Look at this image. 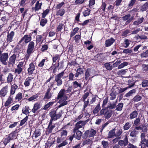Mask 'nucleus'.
Instances as JSON below:
<instances>
[{
    "label": "nucleus",
    "instance_id": "nucleus-10",
    "mask_svg": "<svg viewBox=\"0 0 148 148\" xmlns=\"http://www.w3.org/2000/svg\"><path fill=\"white\" fill-rule=\"evenodd\" d=\"M73 136L76 139L79 140L80 139L82 133L78 130L74 129L73 130Z\"/></svg>",
    "mask_w": 148,
    "mask_h": 148
},
{
    "label": "nucleus",
    "instance_id": "nucleus-37",
    "mask_svg": "<svg viewBox=\"0 0 148 148\" xmlns=\"http://www.w3.org/2000/svg\"><path fill=\"white\" fill-rule=\"evenodd\" d=\"M13 75L11 73H9L7 78V82L11 84V83L13 81Z\"/></svg>",
    "mask_w": 148,
    "mask_h": 148
},
{
    "label": "nucleus",
    "instance_id": "nucleus-49",
    "mask_svg": "<svg viewBox=\"0 0 148 148\" xmlns=\"http://www.w3.org/2000/svg\"><path fill=\"white\" fill-rule=\"evenodd\" d=\"M142 97L139 95H137L133 99V101L135 102H138L139 101L142 99Z\"/></svg>",
    "mask_w": 148,
    "mask_h": 148
},
{
    "label": "nucleus",
    "instance_id": "nucleus-17",
    "mask_svg": "<svg viewBox=\"0 0 148 148\" xmlns=\"http://www.w3.org/2000/svg\"><path fill=\"white\" fill-rule=\"evenodd\" d=\"M96 131L95 130L93 129H91L90 130L86 131L84 134L85 135L86 137H87L88 135V137H91L93 136L96 134Z\"/></svg>",
    "mask_w": 148,
    "mask_h": 148
},
{
    "label": "nucleus",
    "instance_id": "nucleus-24",
    "mask_svg": "<svg viewBox=\"0 0 148 148\" xmlns=\"http://www.w3.org/2000/svg\"><path fill=\"white\" fill-rule=\"evenodd\" d=\"M16 57V55L15 54H13L10 57L9 63V64L13 65L15 64V61Z\"/></svg>",
    "mask_w": 148,
    "mask_h": 148
},
{
    "label": "nucleus",
    "instance_id": "nucleus-13",
    "mask_svg": "<svg viewBox=\"0 0 148 148\" xmlns=\"http://www.w3.org/2000/svg\"><path fill=\"white\" fill-rule=\"evenodd\" d=\"M86 123V121H80L76 123L74 129L79 130L80 128L84 127V126Z\"/></svg>",
    "mask_w": 148,
    "mask_h": 148
},
{
    "label": "nucleus",
    "instance_id": "nucleus-27",
    "mask_svg": "<svg viewBox=\"0 0 148 148\" xmlns=\"http://www.w3.org/2000/svg\"><path fill=\"white\" fill-rule=\"evenodd\" d=\"M115 129H114L109 132L108 134V138H112L114 136H115Z\"/></svg>",
    "mask_w": 148,
    "mask_h": 148
},
{
    "label": "nucleus",
    "instance_id": "nucleus-31",
    "mask_svg": "<svg viewBox=\"0 0 148 148\" xmlns=\"http://www.w3.org/2000/svg\"><path fill=\"white\" fill-rule=\"evenodd\" d=\"M32 79L31 77H29L26 79L24 83V85L25 87L28 86H29Z\"/></svg>",
    "mask_w": 148,
    "mask_h": 148
},
{
    "label": "nucleus",
    "instance_id": "nucleus-53",
    "mask_svg": "<svg viewBox=\"0 0 148 148\" xmlns=\"http://www.w3.org/2000/svg\"><path fill=\"white\" fill-rule=\"evenodd\" d=\"M78 30L79 28L78 27L75 28L73 31L71 33L70 37H72L73 36L77 33Z\"/></svg>",
    "mask_w": 148,
    "mask_h": 148
},
{
    "label": "nucleus",
    "instance_id": "nucleus-52",
    "mask_svg": "<svg viewBox=\"0 0 148 148\" xmlns=\"http://www.w3.org/2000/svg\"><path fill=\"white\" fill-rule=\"evenodd\" d=\"M38 97V96L37 95H35L29 98L28 99V100L29 101H32L37 99Z\"/></svg>",
    "mask_w": 148,
    "mask_h": 148
},
{
    "label": "nucleus",
    "instance_id": "nucleus-8",
    "mask_svg": "<svg viewBox=\"0 0 148 148\" xmlns=\"http://www.w3.org/2000/svg\"><path fill=\"white\" fill-rule=\"evenodd\" d=\"M94 71L90 69H87L85 73V79L87 80L92 78L94 75Z\"/></svg>",
    "mask_w": 148,
    "mask_h": 148
},
{
    "label": "nucleus",
    "instance_id": "nucleus-56",
    "mask_svg": "<svg viewBox=\"0 0 148 148\" xmlns=\"http://www.w3.org/2000/svg\"><path fill=\"white\" fill-rule=\"evenodd\" d=\"M86 0H75V4L76 5L81 4L84 3Z\"/></svg>",
    "mask_w": 148,
    "mask_h": 148
},
{
    "label": "nucleus",
    "instance_id": "nucleus-41",
    "mask_svg": "<svg viewBox=\"0 0 148 148\" xmlns=\"http://www.w3.org/2000/svg\"><path fill=\"white\" fill-rule=\"evenodd\" d=\"M132 124L130 122H127L123 126V129L124 130H128L131 127Z\"/></svg>",
    "mask_w": 148,
    "mask_h": 148
},
{
    "label": "nucleus",
    "instance_id": "nucleus-58",
    "mask_svg": "<svg viewBox=\"0 0 148 148\" xmlns=\"http://www.w3.org/2000/svg\"><path fill=\"white\" fill-rule=\"evenodd\" d=\"M138 133V131L134 130L131 132L130 136L132 137L136 136Z\"/></svg>",
    "mask_w": 148,
    "mask_h": 148
},
{
    "label": "nucleus",
    "instance_id": "nucleus-51",
    "mask_svg": "<svg viewBox=\"0 0 148 148\" xmlns=\"http://www.w3.org/2000/svg\"><path fill=\"white\" fill-rule=\"evenodd\" d=\"M29 107L27 106H26L25 107V110H22L23 113L26 115L28 114L29 113Z\"/></svg>",
    "mask_w": 148,
    "mask_h": 148
},
{
    "label": "nucleus",
    "instance_id": "nucleus-40",
    "mask_svg": "<svg viewBox=\"0 0 148 148\" xmlns=\"http://www.w3.org/2000/svg\"><path fill=\"white\" fill-rule=\"evenodd\" d=\"M53 104V102H50L48 103H47L44 106V107L42 108V109L44 110H47L51 106H52V105Z\"/></svg>",
    "mask_w": 148,
    "mask_h": 148
},
{
    "label": "nucleus",
    "instance_id": "nucleus-33",
    "mask_svg": "<svg viewBox=\"0 0 148 148\" xmlns=\"http://www.w3.org/2000/svg\"><path fill=\"white\" fill-rule=\"evenodd\" d=\"M73 87L76 88L77 87L81 88L82 87L81 83L80 82H78L76 81H75L73 82Z\"/></svg>",
    "mask_w": 148,
    "mask_h": 148
},
{
    "label": "nucleus",
    "instance_id": "nucleus-26",
    "mask_svg": "<svg viewBox=\"0 0 148 148\" xmlns=\"http://www.w3.org/2000/svg\"><path fill=\"white\" fill-rule=\"evenodd\" d=\"M14 34V32L13 31H12L10 33L8 34L7 39L8 42H10L12 41Z\"/></svg>",
    "mask_w": 148,
    "mask_h": 148
},
{
    "label": "nucleus",
    "instance_id": "nucleus-5",
    "mask_svg": "<svg viewBox=\"0 0 148 148\" xmlns=\"http://www.w3.org/2000/svg\"><path fill=\"white\" fill-rule=\"evenodd\" d=\"M24 62H20L18 63L17 65V68L14 71L15 73L17 74H19L24 69Z\"/></svg>",
    "mask_w": 148,
    "mask_h": 148
},
{
    "label": "nucleus",
    "instance_id": "nucleus-11",
    "mask_svg": "<svg viewBox=\"0 0 148 148\" xmlns=\"http://www.w3.org/2000/svg\"><path fill=\"white\" fill-rule=\"evenodd\" d=\"M67 95L65 92V90L64 89H61L58 93L57 99H59V98H64L65 99H67Z\"/></svg>",
    "mask_w": 148,
    "mask_h": 148
},
{
    "label": "nucleus",
    "instance_id": "nucleus-25",
    "mask_svg": "<svg viewBox=\"0 0 148 148\" xmlns=\"http://www.w3.org/2000/svg\"><path fill=\"white\" fill-rule=\"evenodd\" d=\"M128 143V141L127 140V136H126L124 140H120L118 142V143L119 145L121 146H125L127 145Z\"/></svg>",
    "mask_w": 148,
    "mask_h": 148
},
{
    "label": "nucleus",
    "instance_id": "nucleus-64",
    "mask_svg": "<svg viewBox=\"0 0 148 148\" xmlns=\"http://www.w3.org/2000/svg\"><path fill=\"white\" fill-rule=\"evenodd\" d=\"M101 144L104 148H106L109 145L108 142L104 140L102 141Z\"/></svg>",
    "mask_w": 148,
    "mask_h": 148
},
{
    "label": "nucleus",
    "instance_id": "nucleus-3",
    "mask_svg": "<svg viewBox=\"0 0 148 148\" xmlns=\"http://www.w3.org/2000/svg\"><path fill=\"white\" fill-rule=\"evenodd\" d=\"M64 74V71L57 74L55 77L54 82L56 83L58 86H60L62 84V81L61 79Z\"/></svg>",
    "mask_w": 148,
    "mask_h": 148
},
{
    "label": "nucleus",
    "instance_id": "nucleus-12",
    "mask_svg": "<svg viewBox=\"0 0 148 148\" xmlns=\"http://www.w3.org/2000/svg\"><path fill=\"white\" fill-rule=\"evenodd\" d=\"M42 5V3L41 1H37L34 7L32 8L33 11H34L35 12H38L41 8V6Z\"/></svg>",
    "mask_w": 148,
    "mask_h": 148
},
{
    "label": "nucleus",
    "instance_id": "nucleus-45",
    "mask_svg": "<svg viewBox=\"0 0 148 148\" xmlns=\"http://www.w3.org/2000/svg\"><path fill=\"white\" fill-rule=\"evenodd\" d=\"M112 62L106 63L104 64L105 66L106 69L108 70H111L112 69V65L110 63H111Z\"/></svg>",
    "mask_w": 148,
    "mask_h": 148
},
{
    "label": "nucleus",
    "instance_id": "nucleus-6",
    "mask_svg": "<svg viewBox=\"0 0 148 148\" xmlns=\"http://www.w3.org/2000/svg\"><path fill=\"white\" fill-rule=\"evenodd\" d=\"M31 40L32 37L30 35H25L22 38L18 43L21 44L22 43V44H27L31 42L30 41Z\"/></svg>",
    "mask_w": 148,
    "mask_h": 148
},
{
    "label": "nucleus",
    "instance_id": "nucleus-15",
    "mask_svg": "<svg viewBox=\"0 0 148 148\" xmlns=\"http://www.w3.org/2000/svg\"><path fill=\"white\" fill-rule=\"evenodd\" d=\"M41 107V104L40 102H37L35 103L32 110V112L34 113H35Z\"/></svg>",
    "mask_w": 148,
    "mask_h": 148
},
{
    "label": "nucleus",
    "instance_id": "nucleus-60",
    "mask_svg": "<svg viewBox=\"0 0 148 148\" xmlns=\"http://www.w3.org/2000/svg\"><path fill=\"white\" fill-rule=\"evenodd\" d=\"M131 42V41H130L128 39H125L124 41L125 44V47L126 48L128 47Z\"/></svg>",
    "mask_w": 148,
    "mask_h": 148
},
{
    "label": "nucleus",
    "instance_id": "nucleus-63",
    "mask_svg": "<svg viewBox=\"0 0 148 148\" xmlns=\"http://www.w3.org/2000/svg\"><path fill=\"white\" fill-rule=\"evenodd\" d=\"M46 60L45 59H42L38 65V66L40 67H43Z\"/></svg>",
    "mask_w": 148,
    "mask_h": 148
},
{
    "label": "nucleus",
    "instance_id": "nucleus-32",
    "mask_svg": "<svg viewBox=\"0 0 148 148\" xmlns=\"http://www.w3.org/2000/svg\"><path fill=\"white\" fill-rule=\"evenodd\" d=\"M123 131L121 129L119 128L117 130L116 132H115V137H118L119 138H120L121 137L120 136L121 135Z\"/></svg>",
    "mask_w": 148,
    "mask_h": 148
},
{
    "label": "nucleus",
    "instance_id": "nucleus-46",
    "mask_svg": "<svg viewBox=\"0 0 148 148\" xmlns=\"http://www.w3.org/2000/svg\"><path fill=\"white\" fill-rule=\"evenodd\" d=\"M146 136L145 134L144 133H142L140 135V138L141 139V141L140 143L144 144V142L146 140V139L145 137Z\"/></svg>",
    "mask_w": 148,
    "mask_h": 148
},
{
    "label": "nucleus",
    "instance_id": "nucleus-50",
    "mask_svg": "<svg viewBox=\"0 0 148 148\" xmlns=\"http://www.w3.org/2000/svg\"><path fill=\"white\" fill-rule=\"evenodd\" d=\"M128 64V63L127 62H123L118 66V69H120L123 68L125 66H127Z\"/></svg>",
    "mask_w": 148,
    "mask_h": 148
},
{
    "label": "nucleus",
    "instance_id": "nucleus-22",
    "mask_svg": "<svg viewBox=\"0 0 148 148\" xmlns=\"http://www.w3.org/2000/svg\"><path fill=\"white\" fill-rule=\"evenodd\" d=\"M131 15L130 14H128L122 17L123 20L124 21H126L127 23H130L133 20V17L130 18Z\"/></svg>",
    "mask_w": 148,
    "mask_h": 148
},
{
    "label": "nucleus",
    "instance_id": "nucleus-28",
    "mask_svg": "<svg viewBox=\"0 0 148 148\" xmlns=\"http://www.w3.org/2000/svg\"><path fill=\"white\" fill-rule=\"evenodd\" d=\"M141 47L142 50H144L146 49L147 47L145 46H143L142 45L140 44L135 46L134 48V50L135 52L138 51V49Z\"/></svg>",
    "mask_w": 148,
    "mask_h": 148
},
{
    "label": "nucleus",
    "instance_id": "nucleus-9",
    "mask_svg": "<svg viewBox=\"0 0 148 148\" xmlns=\"http://www.w3.org/2000/svg\"><path fill=\"white\" fill-rule=\"evenodd\" d=\"M35 47V43L33 41H32L29 43L27 50V53L31 54L34 52Z\"/></svg>",
    "mask_w": 148,
    "mask_h": 148
},
{
    "label": "nucleus",
    "instance_id": "nucleus-34",
    "mask_svg": "<svg viewBox=\"0 0 148 148\" xmlns=\"http://www.w3.org/2000/svg\"><path fill=\"white\" fill-rule=\"evenodd\" d=\"M136 91V90L135 89H132L126 93L125 95V96L127 97H128L130 96H132L133 94L135 93Z\"/></svg>",
    "mask_w": 148,
    "mask_h": 148
},
{
    "label": "nucleus",
    "instance_id": "nucleus-1",
    "mask_svg": "<svg viewBox=\"0 0 148 148\" xmlns=\"http://www.w3.org/2000/svg\"><path fill=\"white\" fill-rule=\"evenodd\" d=\"M113 111L112 110L109 109L107 108L102 109L99 112L100 115H103L106 119H108L112 115Z\"/></svg>",
    "mask_w": 148,
    "mask_h": 148
},
{
    "label": "nucleus",
    "instance_id": "nucleus-54",
    "mask_svg": "<svg viewBox=\"0 0 148 148\" xmlns=\"http://www.w3.org/2000/svg\"><path fill=\"white\" fill-rule=\"evenodd\" d=\"M68 77L69 81H73L74 79V74L72 72L69 74Z\"/></svg>",
    "mask_w": 148,
    "mask_h": 148
},
{
    "label": "nucleus",
    "instance_id": "nucleus-36",
    "mask_svg": "<svg viewBox=\"0 0 148 148\" xmlns=\"http://www.w3.org/2000/svg\"><path fill=\"white\" fill-rule=\"evenodd\" d=\"M134 84H133L132 85H130L128 87L125 88H120L119 89H118V93H120L124 92L126 90H127L128 88H130L133 86Z\"/></svg>",
    "mask_w": 148,
    "mask_h": 148
},
{
    "label": "nucleus",
    "instance_id": "nucleus-38",
    "mask_svg": "<svg viewBox=\"0 0 148 148\" xmlns=\"http://www.w3.org/2000/svg\"><path fill=\"white\" fill-rule=\"evenodd\" d=\"M101 108L100 107V103H98L95 108L93 111V113L95 114H97L100 110Z\"/></svg>",
    "mask_w": 148,
    "mask_h": 148
},
{
    "label": "nucleus",
    "instance_id": "nucleus-30",
    "mask_svg": "<svg viewBox=\"0 0 148 148\" xmlns=\"http://www.w3.org/2000/svg\"><path fill=\"white\" fill-rule=\"evenodd\" d=\"M138 113L137 112L136 110L133 111L130 114V118L132 119L136 118L138 115Z\"/></svg>",
    "mask_w": 148,
    "mask_h": 148
},
{
    "label": "nucleus",
    "instance_id": "nucleus-44",
    "mask_svg": "<svg viewBox=\"0 0 148 148\" xmlns=\"http://www.w3.org/2000/svg\"><path fill=\"white\" fill-rule=\"evenodd\" d=\"M117 90H115V91H112V92L110 94V99L111 100H113L115 99L116 98V94Z\"/></svg>",
    "mask_w": 148,
    "mask_h": 148
},
{
    "label": "nucleus",
    "instance_id": "nucleus-19",
    "mask_svg": "<svg viewBox=\"0 0 148 148\" xmlns=\"http://www.w3.org/2000/svg\"><path fill=\"white\" fill-rule=\"evenodd\" d=\"M13 96L9 95L4 103V106L5 107H7V108H8L10 104L13 103Z\"/></svg>",
    "mask_w": 148,
    "mask_h": 148
},
{
    "label": "nucleus",
    "instance_id": "nucleus-18",
    "mask_svg": "<svg viewBox=\"0 0 148 148\" xmlns=\"http://www.w3.org/2000/svg\"><path fill=\"white\" fill-rule=\"evenodd\" d=\"M8 86L7 85L3 87L0 90V95L1 96L4 97L8 92Z\"/></svg>",
    "mask_w": 148,
    "mask_h": 148
},
{
    "label": "nucleus",
    "instance_id": "nucleus-23",
    "mask_svg": "<svg viewBox=\"0 0 148 148\" xmlns=\"http://www.w3.org/2000/svg\"><path fill=\"white\" fill-rule=\"evenodd\" d=\"M115 41V40L114 39L112 38L108 39L105 41L106 46L107 47H108L110 46Z\"/></svg>",
    "mask_w": 148,
    "mask_h": 148
},
{
    "label": "nucleus",
    "instance_id": "nucleus-43",
    "mask_svg": "<svg viewBox=\"0 0 148 148\" xmlns=\"http://www.w3.org/2000/svg\"><path fill=\"white\" fill-rule=\"evenodd\" d=\"M65 10L64 9H61L58 11L56 13V15L62 16L65 12Z\"/></svg>",
    "mask_w": 148,
    "mask_h": 148
},
{
    "label": "nucleus",
    "instance_id": "nucleus-48",
    "mask_svg": "<svg viewBox=\"0 0 148 148\" xmlns=\"http://www.w3.org/2000/svg\"><path fill=\"white\" fill-rule=\"evenodd\" d=\"M127 69H121L118 71L117 74L119 75H124L126 73Z\"/></svg>",
    "mask_w": 148,
    "mask_h": 148
},
{
    "label": "nucleus",
    "instance_id": "nucleus-4",
    "mask_svg": "<svg viewBox=\"0 0 148 148\" xmlns=\"http://www.w3.org/2000/svg\"><path fill=\"white\" fill-rule=\"evenodd\" d=\"M62 111L60 110L58 111L56 110L51 111L50 113V115L53 119L56 120L59 118L61 116Z\"/></svg>",
    "mask_w": 148,
    "mask_h": 148
},
{
    "label": "nucleus",
    "instance_id": "nucleus-55",
    "mask_svg": "<svg viewBox=\"0 0 148 148\" xmlns=\"http://www.w3.org/2000/svg\"><path fill=\"white\" fill-rule=\"evenodd\" d=\"M146 141L144 142V144L140 143L139 146L141 147V148H144L145 146L148 147V139L147 140L146 139Z\"/></svg>",
    "mask_w": 148,
    "mask_h": 148
},
{
    "label": "nucleus",
    "instance_id": "nucleus-39",
    "mask_svg": "<svg viewBox=\"0 0 148 148\" xmlns=\"http://www.w3.org/2000/svg\"><path fill=\"white\" fill-rule=\"evenodd\" d=\"M123 106V104L122 103H120L116 106V110L118 111H121L122 110Z\"/></svg>",
    "mask_w": 148,
    "mask_h": 148
},
{
    "label": "nucleus",
    "instance_id": "nucleus-14",
    "mask_svg": "<svg viewBox=\"0 0 148 148\" xmlns=\"http://www.w3.org/2000/svg\"><path fill=\"white\" fill-rule=\"evenodd\" d=\"M35 70V66L33 62H31L29 64V67L27 69L28 74L31 75L34 73Z\"/></svg>",
    "mask_w": 148,
    "mask_h": 148
},
{
    "label": "nucleus",
    "instance_id": "nucleus-29",
    "mask_svg": "<svg viewBox=\"0 0 148 148\" xmlns=\"http://www.w3.org/2000/svg\"><path fill=\"white\" fill-rule=\"evenodd\" d=\"M144 18L143 17L140 18L137 20L134 21L133 23V24L136 25H138L142 23L143 21Z\"/></svg>",
    "mask_w": 148,
    "mask_h": 148
},
{
    "label": "nucleus",
    "instance_id": "nucleus-2",
    "mask_svg": "<svg viewBox=\"0 0 148 148\" xmlns=\"http://www.w3.org/2000/svg\"><path fill=\"white\" fill-rule=\"evenodd\" d=\"M8 58V53H2L1 51H0V61L3 64L7 65V61Z\"/></svg>",
    "mask_w": 148,
    "mask_h": 148
},
{
    "label": "nucleus",
    "instance_id": "nucleus-62",
    "mask_svg": "<svg viewBox=\"0 0 148 148\" xmlns=\"http://www.w3.org/2000/svg\"><path fill=\"white\" fill-rule=\"evenodd\" d=\"M140 56L142 58L147 57L148 56V50H147L145 52L141 53Z\"/></svg>",
    "mask_w": 148,
    "mask_h": 148
},
{
    "label": "nucleus",
    "instance_id": "nucleus-20",
    "mask_svg": "<svg viewBox=\"0 0 148 148\" xmlns=\"http://www.w3.org/2000/svg\"><path fill=\"white\" fill-rule=\"evenodd\" d=\"M18 88V86L15 84L13 85L11 84L10 95L13 96L12 95L15 93L16 90Z\"/></svg>",
    "mask_w": 148,
    "mask_h": 148
},
{
    "label": "nucleus",
    "instance_id": "nucleus-42",
    "mask_svg": "<svg viewBox=\"0 0 148 148\" xmlns=\"http://www.w3.org/2000/svg\"><path fill=\"white\" fill-rule=\"evenodd\" d=\"M90 10L89 9L86 8L82 12L84 16L86 17L88 16L90 14Z\"/></svg>",
    "mask_w": 148,
    "mask_h": 148
},
{
    "label": "nucleus",
    "instance_id": "nucleus-61",
    "mask_svg": "<svg viewBox=\"0 0 148 148\" xmlns=\"http://www.w3.org/2000/svg\"><path fill=\"white\" fill-rule=\"evenodd\" d=\"M49 9H47L45 10L42 14V17L44 18L49 12Z\"/></svg>",
    "mask_w": 148,
    "mask_h": 148
},
{
    "label": "nucleus",
    "instance_id": "nucleus-59",
    "mask_svg": "<svg viewBox=\"0 0 148 148\" xmlns=\"http://www.w3.org/2000/svg\"><path fill=\"white\" fill-rule=\"evenodd\" d=\"M140 119L139 117L137 118L134 121V124L135 125H138L140 124Z\"/></svg>",
    "mask_w": 148,
    "mask_h": 148
},
{
    "label": "nucleus",
    "instance_id": "nucleus-47",
    "mask_svg": "<svg viewBox=\"0 0 148 148\" xmlns=\"http://www.w3.org/2000/svg\"><path fill=\"white\" fill-rule=\"evenodd\" d=\"M22 94L21 92L18 93L16 96L15 99L16 100L19 101L22 98Z\"/></svg>",
    "mask_w": 148,
    "mask_h": 148
},
{
    "label": "nucleus",
    "instance_id": "nucleus-21",
    "mask_svg": "<svg viewBox=\"0 0 148 148\" xmlns=\"http://www.w3.org/2000/svg\"><path fill=\"white\" fill-rule=\"evenodd\" d=\"M58 102L60 105L58 106V108H60L62 106L66 105L67 104V99H65L64 98H59Z\"/></svg>",
    "mask_w": 148,
    "mask_h": 148
},
{
    "label": "nucleus",
    "instance_id": "nucleus-7",
    "mask_svg": "<svg viewBox=\"0 0 148 148\" xmlns=\"http://www.w3.org/2000/svg\"><path fill=\"white\" fill-rule=\"evenodd\" d=\"M60 136L57 139V142L58 143H60L62 140L65 139L67 134V131L64 130H61L60 131Z\"/></svg>",
    "mask_w": 148,
    "mask_h": 148
},
{
    "label": "nucleus",
    "instance_id": "nucleus-16",
    "mask_svg": "<svg viewBox=\"0 0 148 148\" xmlns=\"http://www.w3.org/2000/svg\"><path fill=\"white\" fill-rule=\"evenodd\" d=\"M51 89L50 87L47 89L43 98L44 99H49L51 97L53 93L50 92Z\"/></svg>",
    "mask_w": 148,
    "mask_h": 148
},
{
    "label": "nucleus",
    "instance_id": "nucleus-57",
    "mask_svg": "<svg viewBox=\"0 0 148 148\" xmlns=\"http://www.w3.org/2000/svg\"><path fill=\"white\" fill-rule=\"evenodd\" d=\"M47 20L46 19L44 18L42 19L41 20V21L40 22V24L41 26L43 27L47 23Z\"/></svg>",
    "mask_w": 148,
    "mask_h": 148
},
{
    "label": "nucleus",
    "instance_id": "nucleus-35",
    "mask_svg": "<svg viewBox=\"0 0 148 148\" xmlns=\"http://www.w3.org/2000/svg\"><path fill=\"white\" fill-rule=\"evenodd\" d=\"M60 55L58 54H56L53 57L52 60L53 63L54 62H56L57 61H59Z\"/></svg>",
    "mask_w": 148,
    "mask_h": 148
}]
</instances>
